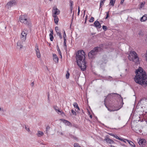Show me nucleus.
<instances>
[{
	"label": "nucleus",
	"instance_id": "f257e3e1",
	"mask_svg": "<svg viewBox=\"0 0 147 147\" xmlns=\"http://www.w3.org/2000/svg\"><path fill=\"white\" fill-rule=\"evenodd\" d=\"M136 75L134 78L135 82L142 86L146 87L147 86V75L143 69L140 67L136 70Z\"/></svg>",
	"mask_w": 147,
	"mask_h": 147
},
{
	"label": "nucleus",
	"instance_id": "f03ea898",
	"mask_svg": "<svg viewBox=\"0 0 147 147\" xmlns=\"http://www.w3.org/2000/svg\"><path fill=\"white\" fill-rule=\"evenodd\" d=\"M85 53L83 50L78 51L76 53V62L81 70L84 71L86 68Z\"/></svg>",
	"mask_w": 147,
	"mask_h": 147
},
{
	"label": "nucleus",
	"instance_id": "7ed1b4c3",
	"mask_svg": "<svg viewBox=\"0 0 147 147\" xmlns=\"http://www.w3.org/2000/svg\"><path fill=\"white\" fill-rule=\"evenodd\" d=\"M19 21L26 25V27H31L32 26L30 20L26 16L23 15L20 16L19 18Z\"/></svg>",
	"mask_w": 147,
	"mask_h": 147
},
{
	"label": "nucleus",
	"instance_id": "20e7f679",
	"mask_svg": "<svg viewBox=\"0 0 147 147\" xmlns=\"http://www.w3.org/2000/svg\"><path fill=\"white\" fill-rule=\"evenodd\" d=\"M128 58L130 61H132L135 63H137L139 61V59L136 53L134 51H131L129 53Z\"/></svg>",
	"mask_w": 147,
	"mask_h": 147
},
{
	"label": "nucleus",
	"instance_id": "39448f33",
	"mask_svg": "<svg viewBox=\"0 0 147 147\" xmlns=\"http://www.w3.org/2000/svg\"><path fill=\"white\" fill-rule=\"evenodd\" d=\"M100 49V48L99 47H95L93 49L91 50L88 53V56L89 58H92L94 56L97 54L99 50Z\"/></svg>",
	"mask_w": 147,
	"mask_h": 147
},
{
	"label": "nucleus",
	"instance_id": "423d86ee",
	"mask_svg": "<svg viewBox=\"0 0 147 147\" xmlns=\"http://www.w3.org/2000/svg\"><path fill=\"white\" fill-rule=\"evenodd\" d=\"M60 13V10L56 6L53 7L52 10V16H57Z\"/></svg>",
	"mask_w": 147,
	"mask_h": 147
},
{
	"label": "nucleus",
	"instance_id": "0eeeda50",
	"mask_svg": "<svg viewBox=\"0 0 147 147\" xmlns=\"http://www.w3.org/2000/svg\"><path fill=\"white\" fill-rule=\"evenodd\" d=\"M16 3L15 1H11L7 3L6 7L8 9L9 8L15 5Z\"/></svg>",
	"mask_w": 147,
	"mask_h": 147
},
{
	"label": "nucleus",
	"instance_id": "6e6552de",
	"mask_svg": "<svg viewBox=\"0 0 147 147\" xmlns=\"http://www.w3.org/2000/svg\"><path fill=\"white\" fill-rule=\"evenodd\" d=\"M26 31H23L21 33V39L22 40L25 41L26 40V36L27 34V32H25Z\"/></svg>",
	"mask_w": 147,
	"mask_h": 147
},
{
	"label": "nucleus",
	"instance_id": "1a4fd4ad",
	"mask_svg": "<svg viewBox=\"0 0 147 147\" xmlns=\"http://www.w3.org/2000/svg\"><path fill=\"white\" fill-rule=\"evenodd\" d=\"M146 142V140L145 139H141L139 140L138 143L140 146L144 147L145 146V144Z\"/></svg>",
	"mask_w": 147,
	"mask_h": 147
},
{
	"label": "nucleus",
	"instance_id": "9d476101",
	"mask_svg": "<svg viewBox=\"0 0 147 147\" xmlns=\"http://www.w3.org/2000/svg\"><path fill=\"white\" fill-rule=\"evenodd\" d=\"M23 42L24 41L22 40L18 41L17 43V47L18 48L20 49L23 47V46L22 45Z\"/></svg>",
	"mask_w": 147,
	"mask_h": 147
},
{
	"label": "nucleus",
	"instance_id": "9b49d317",
	"mask_svg": "<svg viewBox=\"0 0 147 147\" xmlns=\"http://www.w3.org/2000/svg\"><path fill=\"white\" fill-rule=\"evenodd\" d=\"M53 60L55 62L58 63V62L59 58L55 54H53Z\"/></svg>",
	"mask_w": 147,
	"mask_h": 147
},
{
	"label": "nucleus",
	"instance_id": "f8f14e48",
	"mask_svg": "<svg viewBox=\"0 0 147 147\" xmlns=\"http://www.w3.org/2000/svg\"><path fill=\"white\" fill-rule=\"evenodd\" d=\"M104 140L106 141L107 143L110 144H113L114 143V142L113 140L108 138H105L104 139Z\"/></svg>",
	"mask_w": 147,
	"mask_h": 147
},
{
	"label": "nucleus",
	"instance_id": "ddd939ff",
	"mask_svg": "<svg viewBox=\"0 0 147 147\" xmlns=\"http://www.w3.org/2000/svg\"><path fill=\"white\" fill-rule=\"evenodd\" d=\"M94 26L96 27H98V28H100L101 27V23H100L98 21H95L94 23Z\"/></svg>",
	"mask_w": 147,
	"mask_h": 147
},
{
	"label": "nucleus",
	"instance_id": "4468645a",
	"mask_svg": "<svg viewBox=\"0 0 147 147\" xmlns=\"http://www.w3.org/2000/svg\"><path fill=\"white\" fill-rule=\"evenodd\" d=\"M54 109L60 115H61L63 112L62 111H61L57 107H54Z\"/></svg>",
	"mask_w": 147,
	"mask_h": 147
},
{
	"label": "nucleus",
	"instance_id": "2eb2a0df",
	"mask_svg": "<svg viewBox=\"0 0 147 147\" xmlns=\"http://www.w3.org/2000/svg\"><path fill=\"white\" fill-rule=\"evenodd\" d=\"M60 120L63 123H65L66 125L69 126L71 124V123L68 121L63 119H60Z\"/></svg>",
	"mask_w": 147,
	"mask_h": 147
},
{
	"label": "nucleus",
	"instance_id": "dca6fc26",
	"mask_svg": "<svg viewBox=\"0 0 147 147\" xmlns=\"http://www.w3.org/2000/svg\"><path fill=\"white\" fill-rule=\"evenodd\" d=\"M147 20V14H145L141 18V22H144Z\"/></svg>",
	"mask_w": 147,
	"mask_h": 147
},
{
	"label": "nucleus",
	"instance_id": "f3484780",
	"mask_svg": "<svg viewBox=\"0 0 147 147\" xmlns=\"http://www.w3.org/2000/svg\"><path fill=\"white\" fill-rule=\"evenodd\" d=\"M130 144V145L132 147H135V144L131 141L127 139H125Z\"/></svg>",
	"mask_w": 147,
	"mask_h": 147
},
{
	"label": "nucleus",
	"instance_id": "a211bd4d",
	"mask_svg": "<svg viewBox=\"0 0 147 147\" xmlns=\"http://www.w3.org/2000/svg\"><path fill=\"white\" fill-rule=\"evenodd\" d=\"M53 16L54 18V20L55 22L57 24L59 20V18L57 16Z\"/></svg>",
	"mask_w": 147,
	"mask_h": 147
},
{
	"label": "nucleus",
	"instance_id": "6ab92c4d",
	"mask_svg": "<svg viewBox=\"0 0 147 147\" xmlns=\"http://www.w3.org/2000/svg\"><path fill=\"white\" fill-rule=\"evenodd\" d=\"M44 133L40 131H38V133L36 134L37 136L38 137H40L44 135Z\"/></svg>",
	"mask_w": 147,
	"mask_h": 147
},
{
	"label": "nucleus",
	"instance_id": "aec40b11",
	"mask_svg": "<svg viewBox=\"0 0 147 147\" xmlns=\"http://www.w3.org/2000/svg\"><path fill=\"white\" fill-rule=\"evenodd\" d=\"M73 105L74 107L76 108L78 110H80L78 106L77 103L74 102L73 104Z\"/></svg>",
	"mask_w": 147,
	"mask_h": 147
},
{
	"label": "nucleus",
	"instance_id": "412c9836",
	"mask_svg": "<svg viewBox=\"0 0 147 147\" xmlns=\"http://www.w3.org/2000/svg\"><path fill=\"white\" fill-rule=\"evenodd\" d=\"M115 0H111L109 4L111 5L112 6H114L115 3Z\"/></svg>",
	"mask_w": 147,
	"mask_h": 147
},
{
	"label": "nucleus",
	"instance_id": "4be33fe9",
	"mask_svg": "<svg viewBox=\"0 0 147 147\" xmlns=\"http://www.w3.org/2000/svg\"><path fill=\"white\" fill-rule=\"evenodd\" d=\"M105 1L106 0H101L100 5V8L102 7V5H103Z\"/></svg>",
	"mask_w": 147,
	"mask_h": 147
},
{
	"label": "nucleus",
	"instance_id": "5701e85b",
	"mask_svg": "<svg viewBox=\"0 0 147 147\" xmlns=\"http://www.w3.org/2000/svg\"><path fill=\"white\" fill-rule=\"evenodd\" d=\"M35 51H36V53H38L40 52L38 48V47L37 45H36L35 46Z\"/></svg>",
	"mask_w": 147,
	"mask_h": 147
},
{
	"label": "nucleus",
	"instance_id": "b1692460",
	"mask_svg": "<svg viewBox=\"0 0 147 147\" xmlns=\"http://www.w3.org/2000/svg\"><path fill=\"white\" fill-rule=\"evenodd\" d=\"M53 35V34H49V36L50 37V40L51 41H53L54 39V37Z\"/></svg>",
	"mask_w": 147,
	"mask_h": 147
},
{
	"label": "nucleus",
	"instance_id": "393cba45",
	"mask_svg": "<svg viewBox=\"0 0 147 147\" xmlns=\"http://www.w3.org/2000/svg\"><path fill=\"white\" fill-rule=\"evenodd\" d=\"M50 129V127L49 126H47L46 127V133L47 135L48 134V131H49Z\"/></svg>",
	"mask_w": 147,
	"mask_h": 147
},
{
	"label": "nucleus",
	"instance_id": "a878e982",
	"mask_svg": "<svg viewBox=\"0 0 147 147\" xmlns=\"http://www.w3.org/2000/svg\"><path fill=\"white\" fill-rule=\"evenodd\" d=\"M94 18L93 17H92L90 19L89 21L90 22H92L94 21Z\"/></svg>",
	"mask_w": 147,
	"mask_h": 147
},
{
	"label": "nucleus",
	"instance_id": "bb28decb",
	"mask_svg": "<svg viewBox=\"0 0 147 147\" xmlns=\"http://www.w3.org/2000/svg\"><path fill=\"white\" fill-rule=\"evenodd\" d=\"M25 126V127L26 130L28 131L29 132L30 131V129L28 126H26L25 125H24Z\"/></svg>",
	"mask_w": 147,
	"mask_h": 147
},
{
	"label": "nucleus",
	"instance_id": "cd10ccee",
	"mask_svg": "<svg viewBox=\"0 0 147 147\" xmlns=\"http://www.w3.org/2000/svg\"><path fill=\"white\" fill-rule=\"evenodd\" d=\"M66 39L64 38V46L65 47V48L67 47V45L66 43Z\"/></svg>",
	"mask_w": 147,
	"mask_h": 147
},
{
	"label": "nucleus",
	"instance_id": "c85d7f7f",
	"mask_svg": "<svg viewBox=\"0 0 147 147\" xmlns=\"http://www.w3.org/2000/svg\"><path fill=\"white\" fill-rule=\"evenodd\" d=\"M69 73L67 72L66 75V77L67 79H68L69 78Z\"/></svg>",
	"mask_w": 147,
	"mask_h": 147
},
{
	"label": "nucleus",
	"instance_id": "c756f323",
	"mask_svg": "<svg viewBox=\"0 0 147 147\" xmlns=\"http://www.w3.org/2000/svg\"><path fill=\"white\" fill-rule=\"evenodd\" d=\"M71 113H72L74 115H76V112H75L73 110H71Z\"/></svg>",
	"mask_w": 147,
	"mask_h": 147
},
{
	"label": "nucleus",
	"instance_id": "7c9ffc66",
	"mask_svg": "<svg viewBox=\"0 0 147 147\" xmlns=\"http://www.w3.org/2000/svg\"><path fill=\"white\" fill-rule=\"evenodd\" d=\"M36 54L38 58H39L40 57V52L38 53H36Z\"/></svg>",
	"mask_w": 147,
	"mask_h": 147
},
{
	"label": "nucleus",
	"instance_id": "2f4dec72",
	"mask_svg": "<svg viewBox=\"0 0 147 147\" xmlns=\"http://www.w3.org/2000/svg\"><path fill=\"white\" fill-rule=\"evenodd\" d=\"M109 11H108L106 12L107 13V16L105 18V19H107L108 17H109Z\"/></svg>",
	"mask_w": 147,
	"mask_h": 147
},
{
	"label": "nucleus",
	"instance_id": "473e14b6",
	"mask_svg": "<svg viewBox=\"0 0 147 147\" xmlns=\"http://www.w3.org/2000/svg\"><path fill=\"white\" fill-rule=\"evenodd\" d=\"M138 34L140 35H142L144 34L143 33V32L142 31H140L139 32Z\"/></svg>",
	"mask_w": 147,
	"mask_h": 147
},
{
	"label": "nucleus",
	"instance_id": "72a5a7b5",
	"mask_svg": "<svg viewBox=\"0 0 147 147\" xmlns=\"http://www.w3.org/2000/svg\"><path fill=\"white\" fill-rule=\"evenodd\" d=\"M63 37L64 39V38L65 39H66V36L65 31H64V34L63 35Z\"/></svg>",
	"mask_w": 147,
	"mask_h": 147
},
{
	"label": "nucleus",
	"instance_id": "f704fd0d",
	"mask_svg": "<svg viewBox=\"0 0 147 147\" xmlns=\"http://www.w3.org/2000/svg\"><path fill=\"white\" fill-rule=\"evenodd\" d=\"M58 35L59 36L60 39H61L62 38V36L61 33H58Z\"/></svg>",
	"mask_w": 147,
	"mask_h": 147
},
{
	"label": "nucleus",
	"instance_id": "c9c22d12",
	"mask_svg": "<svg viewBox=\"0 0 147 147\" xmlns=\"http://www.w3.org/2000/svg\"><path fill=\"white\" fill-rule=\"evenodd\" d=\"M74 147H79V146L78 145V143H75L74 144Z\"/></svg>",
	"mask_w": 147,
	"mask_h": 147
},
{
	"label": "nucleus",
	"instance_id": "e433bc0d",
	"mask_svg": "<svg viewBox=\"0 0 147 147\" xmlns=\"http://www.w3.org/2000/svg\"><path fill=\"white\" fill-rule=\"evenodd\" d=\"M145 3V2H144V3H142L141 4L140 7L141 8L142 7H143Z\"/></svg>",
	"mask_w": 147,
	"mask_h": 147
},
{
	"label": "nucleus",
	"instance_id": "4c0bfd02",
	"mask_svg": "<svg viewBox=\"0 0 147 147\" xmlns=\"http://www.w3.org/2000/svg\"><path fill=\"white\" fill-rule=\"evenodd\" d=\"M58 47V48L57 49V51L59 53V54H61V51H60V50L59 49V47L58 46H57Z\"/></svg>",
	"mask_w": 147,
	"mask_h": 147
},
{
	"label": "nucleus",
	"instance_id": "58836bf2",
	"mask_svg": "<svg viewBox=\"0 0 147 147\" xmlns=\"http://www.w3.org/2000/svg\"><path fill=\"white\" fill-rule=\"evenodd\" d=\"M114 137L116 139H117L118 140L120 139V138L117 135H115Z\"/></svg>",
	"mask_w": 147,
	"mask_h": 147
},
{
	"label": "nucleus",
	"instance_id": "ea45409f",
	"mask_svg": "<svg viewBox=\"0 0 147 147\" xmlns=\"http://www.w3.org/2000/svg\"><path fill=\"white\" fill-rule=\"evenodd\" d=\"M70 3L71 7H73L72 5H73V1H71L70 2Z\"/></svg>",
	"mask_w": 147,
	"mask_h": 147
},
{
	"label": "nucleus",
	"instance_id": "a19ab883",
	"mask_svg": "<svg viewBox=\"0 0 147 147\" xmlns=\"http://www.w3.org/2000/svg\"><path fill=\"white\" fill-rule=\"evenodd\" d=\"M113 94H116L117 95H119V96H120V97H121V95L118 94L116 93H111L110 94V95H113Z\"/></svg>",
	"mask_w": 147,
	"mask_h": 147
},
{
	"label": "nucleus",
	"instance_id": "79ce46f5",
	"mask_svg": "<svg viewBox=\"0 0 147 147\" xmlns=\"http://www.w3.org/2000/svg\"><path fill=\"white\" fill-rule=\"evenodd\" d=\"M51 33L50 34H53V30L51 29L50 30Z\"/></svg>",
	"mask_w": 147,
	"mask_h": 147
},
{
	"label": "nucleus",
	"instance_id": "37998d69",
	"mask_svg": "<svg viewBox=\"0 0 147 147\" xmlns=\"http://www.w3.org/2000/svg\"><path fill=\"white\" fill-rule=\"evenodd\" d=\"M125 0H121L120 3L121 4H123Z\"/></svg>",
	"mask_w": 147,
	"mask_h": 147
},
{
	"label": "nucleus",
	"instance_id": "c03bdc74",
	"mask_svg": "<svg viewBox=\"0 0 147 147\" xmlns=\"http://www.w3.org/2000/svg\"><path fill=\"white\" fill-rule=\"evenodd\" d=\"M73 138L75 140H77L78 139V138L76 136H74Z\"/></svg>",
	"mask_w": 147,
	"mask_h": 147
},
{
	"label": "nucleus",
	"instance_id": "a18cd8bd",
	"mask_svg": "<svg viewBox=\"0 0 147 147\" xmlns=\"http://www.w3.org/2000/svg\"><path fill=\"white\" fill-rule=\"evenodd\" d=\"M34 82H33L31 83V86L32 87L34 86Z\"/></svg>",
	"mask_w": 147,
	"mask_h": 147
},
{
	"label": "nucleus",
	"instance_id": "49530a36",
	"mask_svg": "<svg viewBox=\"0 0 147 147\" xmlns=\"http://www.w3.org/2000/svg\"><path fill=\"white\" fill-rule=\"evenodd\" d=\"M109 135H110V136H113V137H114V135L113 134H111V133H110V134H109Z\"/></svg>",
	"mask_w": 147,
	"mask_h": 147
},
{
	"label": "nucleus",
	"instance_id": "de8ad7c7",
	"mask_svg": "<svg viewBox=\"0 0 147 147\" xmlns=\"http://www.w3.org/2000/svg\"><path fill=\"white\" fill-rule=\"evenodd\" d=\"M73 7H70V10H71V13L72 12V10H73Z\"/></svg>",
	"mask_w": 147,
	"mask_h": 147
},
{
	"label": "nucleus",
	"instance_id": "09e8293b",
	"mask_svg": "<svg viewBox=\"0 0 147 147\" xmlns=\"http://www.w3.org/2000/svg\"><path fill=\"white\" fill-rule=\"evenodd\" d=\"M104 31L107 30V28H102Z\"/></svg>",
	"mask_w": 147,
	"mask_h": 147
},
{
	"label": "nucleus",
	"instance_id": "8fccbe9b",
	"mask_svg": "<svg viewBox=\"0 0 147 147\" xmlns=\"http://www.w3.org/2000/svg\"><path fill=\"white\" fill-rule=\"evenodd\" d=\"M97 29V30L98 31H99V30H100V29L101 30V28H96Z\"/></svg>",
	"mask_w": 147,
	"mask_h": 147
},
{
	"label": "nucleus",
	"instance_id": "3c124183",
	"mask_svg": "<svg viewBox=\"0 0 147 147\" xmlns=\"http://www.w3.org/2000/svg\"><path fill=\"white\" fill-rule=\"evenodd\" d=\"M80 11V9H79V10H78V15H79Z\"/></svg>",
	"mask_w": 147,
	"mask_h": 147
},
{
	"label": "nucleus",
	"instance_id": "603ef678",
	"mask_svg": "<svg viewBox=\"0 0 147 147\" xmlns=\"http://www.w3.org/2000/svg\"><path fill=\"white\" fill-rule=\"evenodd\" d=\"M146 61H147V50L146 51Z\"/></svg>",
	"mask_w": 147,
	"mask_h": 147
},
{
	"label": "nucleus",
	"instance_id": "864d4df0",
	"mask_svg": "<svg viewBox=\"0 0 147 147\" xmlns=\"http://www.w3.org/2000/svg\"><path fill=\"white\" fill-rule=\"evenodd\" d=\"M102 28H107V27L106 26H105L103 25L102 26Z\"/></svg>",
	"mask_w": 147,
	"mask_h": 147
},
{
	"label": "nucleus",
	"instance_id": "5fc2aeb1",
	"mask_svg": "<svg viewBox=\"0 0 147 147\" xmlns=\"http://www.w3.org/2000/svg\"><path fill=\"white\" fill-rule=\"evenodd\" d=\"M47 99L48 100H49V94L48 95Z\"/></svg>",
	"mask_w": 147,
	"mask_h": 147
},
{
	"label": "nucleus",
	"instance_id": "6e6d98bb",
	"mask_svg": "<svg viewBox=\"0 0 147 147\" xmlns=\"http://www.w3.org/2000/svg\"><path fill=\"white\" fill-rule=\"evenodd\" d=\"M59 55H60L61 58H62V56L61 53V54H59Z\"/></svg>",
	"mask_w": 147,
	"mask_h": 147
},
{
	"label": "nucleus",
	"instance_id": "4d7b16f0",
	"mask_svg": "<svg viewBox=\"0 0 147 147\" xmlns=\"http://www.w3.org/2000/svg\"><path fill=\"white\" fill-rule=\"evenodd\" d=\"M119 140H121V141H123V139H121V138H120V139H119Z\"/></svg>",
	"mask_w": 147,
	"mask_h": 147
},
{
	"label": "nucleus",
	"instance_id": "13d9d810",
	"mask_svg": "<svg viewBox=\"0 0 147 147\" xmlns=\"http://www.w3.org/2000/svg\"><path fill=\"white\" fill-rule=\"evenodd\" d=\"M3 24V23H1V24H0V27H1V25H2V24Z\"/></svg>",
	"mask_w": 147,
	"mask_h": 147
},
{
	"label": "nucleus",
	"instance_id": "bf43d9fd",
	"mask_svg": "<svg viewBox=\"0 0 147 147\" xmlns=\"http://www.w3.org/2000/svg\"><path fill=\"white\" fill-rule=\"evenodd\" d=\"M60 134L62 135H63V133L62 132L60 133Z\"/></svg>",
	"mask_w": 147,
	"mask_h": 147
},
{
	"label": "nucleus",
	"instance_id": "052dcab7",
	"mask_svg": "<svg viewBox=\"0 0 147 147\" xmlns=\"http://www.w3.org/2000/svg\"><path fill=\"white\" fill-rule=\"evenodd\" d=\"M79 9H80V7L79 6H78V10H79Z\"/></svg>",
	"mask_w": 147,
	"mask_h": 147
},
{
	"label": "nucleus",
	"instance_id": "680f3d73",
	"mask_svg": "<svg viewBox=\"0 0 147 147\" xmlns=\"http://www.w3.org/2000/svg\"><path fill=\"white\" fill-rule=\"evenodd\" d=\"M90 117L91 118H92V116L91 115H90Z\"/></svg>",
	"mask_w": 147,
	"mask_h": 147
},
{
	"label": "nucleus",
	"instance_id": "e2e57ef3",
	"mask_svg": "<svg viewBox=\"0 0 147 147\" xmlns=\"http://www.w3.org/2000/svg\"><path fill=\"white\" fill-rule=\"evenodd\" d=\"M123 142L124 143H125L126 142L125 140H123Z\"/></svg>",
	"mask_w": 147,
	"mask_h": 147
},
{
	"label": "nucleus",
	"instance_id": "0e129e2a",
	"mask_svg": "<svg viewBox=\"0 0 147 147\" xmlns=\"http://www.w3.org/2000/svg\"><path fill=\"white\" fill-rule=\"evenodd\" d=\"M85 10L84 11V15L85 14Z\"/></svg>",
	"mask_w": 147,
	"mask_h": 147
},
{
	"label": "nucleus",
	"instance_id": "69168bd1",
	"mask_svg": "<svg viewBox=\"0 0 147 147\" xmlns=\"http://www.w3.org/2000/svg\"><path fill=\"white\" fill-rule=\"evenodd\" d=\"M86 18L85 20V22H86Z\"/></svg>",
	"mask_w": 147,
	"mask_h": 147
},
{
	"label": "nucleus",
	"instance_id": "338daca9",
	"mask_svg": "<svg viewBox=\"0 0 147 147\" xmlns=\"http://www.w3.org/2000/svg\"><path fill=\"white\" fill-rule=\"evenodd\" d=\"M74 13L73 12V16H74Z\"/></svg>",
	"mask_w": 147,
	"mask_h": 147
},
{
	"label": "nucleus",
	"instance_id": "774afa93",
	"mask_svg": "<svg viewBox=\"0 0 147 147\" xmlns=\"http://www.w3.org/2000/svg\"><path fill=\"white\" fill-rule=\"evenodd\" d=\"M1 110V108L0 107V111Z\"/></svg>",
	"mask_w": 147,
	"mask_h": 147
}]
</instances>
